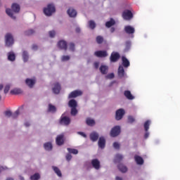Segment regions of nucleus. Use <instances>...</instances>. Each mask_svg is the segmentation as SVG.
<instances>
[{
	"label": "nucleus",
	"instance_id": "4468645a",
	"mask_svg": "<svg viewBox=\"0 0 180 180\" xmlns=\"http://www.w3.org/2000/svg\"><path fill=\"white\" fill-rule=\"evenodd\" d=\"M150 124V121H149V120L146 121L144 124V129H145V131H146L144 138L146 139H148V136H149V133L148 132V131L149 129Z\"/></svg>",
	"mask_w": 180,
	"mask_h": 180
},
{
	"label": "nucleus",
	"instance_id": "dca6fc26",
	"mask_svg": "<svg viewBox=\"0 0 180 180\" xmlns=\"http://www.w3.org/2000/svg\"><path fill=\"white\" fill-rule=\"evenodd\" d=\"M82 94V93L80 91H74L70 94L68 98H75L77 96H81Z\"/></svg>",
	"mask_w": 180,
	"mask_h": 180
},
{
	"label": "nucleus",
	"instance_id": "473e14b6",
	"mask_svg": "<svg viewBox=\"0 0 180 180\" xmlns=\"http://www.w3.org/2000/svg\"><path fill=\"white\" fill-rule=\"evenodd\" d=\"M10 94L12 95H18L22 94V90H20V89H15L11 90Z\"/></svg>",
	"mask_w": 180,
	"mask_h": 180
},
{
	"label": "nucleus",
	"instance_id": "4d7b16f0",
	"mask_svg": "<svg viewBox=\"0 0 180 180\" xmlns=\"http://www.w3.org/2000/svg\"><path fill=\"white\" fill-rule=\"evenodd\" d=\"M77 134L81 135L84 138H86V135L85 134H84L83 132H78Z\"/></svg>",
	"mask_w": 180,
	"mask_h": 180
},
{
	"label": "nucleus",
	"instance_id": "aec40b11",
	"mask_svg": "<svg viewBox=\"0 0 180 180\" xmlns=\"http://www.w3.org/2000/svg\"><path fill=\"white\" fill-rule=\"evenodd\" d=\"M122 65L125 68H127L128 67H129V65H130L129 60H128V59H127V58H125V56H122Z\"/></svg>",
	"mask_w": 180,
	"mask_h": 180
},
{
	"label": "nucleus",
	"instance_id": "0e129e2a",
	"mask_svg": "<svg viewBox=\"0 0 180 180\" xmlns=\"http://www.w3.org/2000/svg\"><path fill=\"white\" fill-rule=\"evenodd\" d=\"M116 180H122V179L121 177L117 176Z\"/></svg>",
	"mask_w": 180,
	"mask_h": 180
},
{
	"label": "nucleus",
	"instance_id": "6e6552de",
	"mask_svg": "<svg viewBox=\"0 0 180 180\" xmlns=\"http://www.w3.org/2000/svg\"><path fill=\"white\" fill-rule=\"evenodd\" d=\"M120 58V55L117 52H112L110 57L111 63H116Z\"/></svg>",
	"mask_w": 180,
	"mask_h": 180
},
{
	"label": "nucleus",
	"instance_id": "72a5a7b5",
	"mask_svg": "<svg viewBox=\"0 0 180 180\" xmlns=\"http://www.w3.org/2000/svg\"><path fill=\"white\" fill-rule=\"evenodd\" d=\"M22 58L24 62H27V60H29V53H27V51H23Z\"/></svg>",
	"mask_w": 180,
	"mask_h": 180
},
{
	"label": "nucleus",
	"instance_id": "09e8293b",
	"mask_svg": "<svg viewBox=\"0 0 180 180\" xmlns=\"http://www.w3.org/2000/svg\"><path fill=\"white\" fill-rule=\"evenodd\" d=\"M135 120L132 116H129L128 117V122L129 123H133L134 122Z\"/></svg>",
	"mask_w": 180,
	"mask_h": 180
},
{
	"label": "nucleus",
	"instance_id": "39448f33",
	"mask_svg": "<svg viewBox=\"0 0 180 180\" xmlns=\"http://www.w3.org/2000/svg\"><path fill=\"white\" fill-rule=\"evenodd\" d=\"M60 124L64 126H68L71 123V119L68 117H61L59 121Z\"/></svg>",
	"mask_w": 180,
	"mask_h": 180
},
{
	"label": "nucleus",
	"instance_id": "680f3d73",
	"mask_svg": "<svg viewBox=\"0 0 180 180\" xmlns=\"http://www.w3.org/2000/svg\"><path fill=\"white\" fill-rule=\"evenodd\" d=\"M4 84H0V91H2L4 89Z\"/></svg>",
	"mask_w": 180,
	"mask_h": 180
},
{
	"label": "nucleus",
	"instance_id": "2f4dec72",
	"mask_svg": "<svg viewBox=\"0 0 180 180\" xmlns=\"http://www.w3.org/2000/svg\"><path fill=\"white\" fill-rule=\"evenodd\" d=\"M119 170L122 172V173H125L127 172V167H125L124 165H123L122 164H120L118 166H117Z\"/></svg>",
	"mask_w": 180,
	"mask_h": 180
},
{
	"label": "nucleus",
	"instance_id": "69168bd1",
	"mask_svg": "<svg viewBox=\"0 0 180 180\" xmlns=\"http://www.w3.org/2000/svg\"><path fill=\"white\" fill-rule=\"evenodd\" d=\"M6 180H14L13 178H8Z\"/></svg>",
	"mask_w": 180,
	"mask_h": 180
},
{
	"label": "nucleus",
	"instance_id": "a211bd4d",
	"mask_svg": "<svg viewBox=\"0 0 180 180\" xmlns=\"http://www.w3.org/2000/svg\"><path fill=\"white\" fill-rule=\"evenodd\" d=\"M98 147L103 149L105 146V139L103 137H100L98 142Z\"/></svg>",
	"mask_w": 180,
	"mask_h": 180
},
{
	"label": "nucleus",
	"instance_id": "bb28decb",
	"mask_svg": "<svg viewBox=\"0 0 180 180\" xmlns=\"http://www.w3.org/2000/svg\"><path fill=\"white\" fill-rule=\"evenodd\" d=\"M134 159L137 165H143L144 162L143 158L139 155H135Z\"/></svg>",
	"mask_w": 180,
	"mask_h": 180
},
{
	"label": "nucleus",
	"instance_id": "052dcab7",
	"mask_svg": "<svg viewBox=\"0 0 180 180\" xmlns=\"http://www.w3.org/2000/svg\"><path fill=\"white\" fill-rule=\"evenodd\" d=\"M115 27H111V28H110V32H111V33H113V32H115Z\"/></svg>",
	"mask_w": 180,
	"mask_h": 180
},
{
	"label": "nucleus",
	"instance_id": "4c0bfd02",
	"mask_svg": "<svg viewBox=\"0 0 180 180\" xmlns=\"http://www.w3.org/2000/svg\"><path fill=\"white\" fill-rule=\"evenodd\" d=\"M96 41L98 44H101L103 42V38L101 35H98L96 37Z\"/></svg>",
	"mask_w": 180,
	"mask_h": 180
},
{
	"label": "nucleus",
	"instance_id": "864d4df0",
	"mask_svg": "<svg viewBox=\"0 0 180 180\" xmlns=\"http://www.w3.org/2000/svg\"><path fill=\"white\" fill-rule=\"evenodd\" d=\"M94 66L97 70L99 67V62H94Z\"/></svg>",
	"mask_w": 180,
	"mask_h": 180
},
{
	"label": "nucleus",
	"instance_id": "774afa93",
	"mask_svg": "<svg viewBox=\"0 0 180 180\" xmlns=\"http://www.w3.org/2000/svg\"><path fill=\"white\" fill-rule=\"evenodd\" d=\"M20 179L21 180H25V178L24 177H20Z\"/></svg>",
	"mask_w": 180,
	"mask_h": 180
},
{
	"label": "nucleus",
	"instance_id": "5fc2aeb1",
	"mask_svg": "<svg viewBox=\"0 0 180 180\" xmlns=\"http://www.w3.org/2000/svg\"><path fill=\"white\" fill-rule=\"evenodd\" d=\"M37 49H39V46H37V45L34 44V45H32V49L34 51H37Z\"/></svg>",
	"mask_w": 180,
	"mask_h": 180
},
{
	"label": "nucleus",
	"instance_id": "c85d7f7f",
	"mask_svg": "<svg viewBox=\"0 0 180 180\" xmlns=\"http://www.w3.org/2000/svg\"><path fill=\"white\" fill-rule=\"evenodd\" d=\"M16 58L15 55L13 53V52H9L8 55V60L10 61H15Z\"/></svg>",
	"mask_w": 180,
	"mask_h": 180
},
{
	"label": "nucleus",
	"instance_id": "b1692460",
	"mask_svg": "<svg viewBox=\"0 0 180 180\" xmlns=\"http://www.w3.org/2000/svg\"><path fill=\"white\" fill-rule=\"evenodd\" d=\"M90 139L93 142L96 141L98 139V134L96 132H93L90 134Z\"/></svg>",
	"mask_w": 180,
	"mask_h": 180
},
{
	"label": "nucleus",
	"instance_id": "4be33fe9",
	"mask_svg": "<svg viewBox=\"0 0 180 180\" xmlns=\"http://www.w3.org/2000/svg\"><path fill=\"white\" fill-rule=\"evenodd\" d=\"M124 76V69L123 66H119L118 68V77L122 78Z\"/></svg>",
	"mask_w": 180,
	"mask_h": 180
},
{
	"label": "nucleus",
	"instance_id": "e433bc0d",
	"mask_svg": "<svg viewBox=\"0 0 180 180\" xmlns=\"http://www.w3.org/2000/svg\"><path fill=\"white\" fill-rule=\"evenodd\" d=\"M89 27L90 29L94 30L96 27V23L94 20H91L89 21Z\"/></svg>",
	"mask_w": 180,
	"mask_h": 180
},
{
	"label": "nucleus",
	"instance_id": "bf43d9fd",
	"mask_svg": "<svg viewBox=\"0 0 180 180\" xmlns=\"http://www.w3.org/2000/svg\"><path fill=\"white\" fill-rule=\"evenodd\" d=\"M75 32L77 33H79L80 32V28L79 27H76Z\"/></svg>",
	"mask_w": 180,
	"mask_h": 180
},
{
	"label": "nucleus",
	"instance_id": "1a4fd4ad",
	"mask_svg": "<svg viewBox=\"0 0 180 180\" xmlns=\"http://www.w3.org/2000/svg\"><path fill=\"white\" fill-rule=\"evenodd\" d=\"M94 56L97 58H105L108 56L107 51H96Z\"/></svg>",
	"mask_w": 180,
	"mask_h": 180
},
{
	"label": "nucleus",
	"instance_id": "f03ea898",
	"mask_svg": "<svg viewBox=\"0 0 180 180\" xmlns=\"http://www.w3.org/2000/svg\"><path fill=\"white\" fill-rule=\"evenodd\" d=\"M55 12L56 6L53 4H48L47 7L44 8V13L46 16H51Z\"/></svg>",
	"mask_w": 180,
	"mask_h": 180
},
{
	"label": "nucleus",
	"instance_id": "de8ad7c7",
	"mask_svg": "<svg viewBox=\"0 0 180 180\" xmlns=\"http://www.w3.org/2000/svg\"><path fill=\"white\" fill-rule=\"evenodd\" d=\"M69 49L70 51H75V44H73V42H70V45H69Z\"/></svg>",
	"mask_w": 180,
	"mask_h": 180
},
{
	"label": "nucleus",
	"instance_id": "58836bf2",
	"mask_svg": "<svg viewBox=\"0 0 180 180\" xmlns=\"http://www.w3.org/2000/svg\"><path fill=\"white\" fill-rule=\"evenodd\" d=\"M31 180H39L40 179V174H34V175L30 176Z\"/></svg>",
	"mask_w": 180,
	"mask_h": 180
},
{
	"label": "nucleus",
	"instance_id": "ddd939ff",
	"mask_svg": "<svg viewBox=\"0 0 180 180\" xmlns=\"http://www.w3.org/2000/svg\"><path fill=\"white\" fill-rule=\"evenodd\" d=\"M124 31L127 34H133L135 32L134 27L131 25H126Z\"/></svg>",
	"mask_w": 180,
	"mask_h": 180
},
{
	"label": "nucleus",
	"instance_id": "a878e982",
	"mask_svg": "<svg viewBox=\"0 0 180 180\" xmlns=\"http://www.w3.org/2000/svg\"><path fill=\"white\" fill-rule=\"evenodd\" d=\"M56 112H57V108H56V106H54L51 104H49V105H48V112L55 113Z\"/></svg>",
	"mask_w": 180,
	"mask_h": 180
},
{
	"label": "nucleus",
	"instance_id": "3c124183",
	"mask_svg": "<svg viewBox=\"0 0 180 180\" xmlns=\"http://www.w3.org/2000/svg\"><path fill=\"white\" fill-rule=\"evenodd\" d=\"M50 37H54L56 36V31H49Z\"/></svg>",
	"mask_w": 180,
	"mask_h": 180
},
{
	"label": "nucleus",
	"instance_id": "7c9ffc66",
	"mask_svg": "<svg viewBox=\"0 0 180 180\" xmlns=\"http://www.w3.org/2000/svg\"><path fill=\"white\" fill-rule=\"evenodd\" d=\"M124 95L129 100H133L134 98L129 91H125Z\"/></svg>",
	"mask_w": 180,
	"mask_h": 180
},
{
	"label": "nucleus",
	"instance_id": "f257e3e1",
	"mask_svg": "<svg viewBox=\"0 0 180 180\" xmlns=\"http://www.w3.org/2000/svg\"><path fill=\"white\" fill-rule=\"evenodd\" d=\"M18 13L19 11H20V6L17 3H13L11 6V8H6V14L11 17L13 20H16V16L13 15V13Z\"/></svg>",
	"mask_w": 180,
	"mask_h": 180
},
{
	"label": "nucleus",
	"instance_id": "49530a36",
	"mask_svg": "<svg viewBox=\"0 0 180 180\" xmlns=\"http://www.w3.org/2000/svg\"><path fill=\"white\" fill-rule=\"evenodd\" d=\"M4 114H5V115L7 116L8 117H12V115H13L12 112L10 111V110L6 111V112H4Z\"/></svg>",
	"mask_w": 180,
	"mask_h": 180
},
{
	"label": "nucleus",
	"instance_id": "20e7f679",
	"mask_svg": "<svg viewBox=\"0 0 180 180\" xmlns=\"http://www.w3.org/2000/svg\"><path fill=\"white\" fill-rule=\"evenodd\" d=\"M122 18L125 20H130L133 18V13L130 10H124L122 13Z\"/></svg>",
	"mask_w": 180,
	"mask_h": 180
},
{
	"label": "nucleus",
	"instance_id": "f3484780",
	"mask_svg": "<svg viewBox=\"0 0 180 180\" xmlns=\"http://www.w3.org/2000/svg\"><path fill=\"white\" fill-rule=\"evenodd\" d=\"M91 165L96 170L99 169L101 167L100 162L97 159L92 160Z\"/></svg>",
	"mask_w": 180,
	"mask_h": 180
},
{
	"label": "nucleus",
	"instance_id": "9b49d317",
	"mask_svg": "<svg viewBox=\"0 0 180 180\" xmlns=\"http://www.w3.org/2000/svg\"><path fill=\"white\" fill-rule=\"evenodd\" d=\"M52 91L55 94H60V91H61V84H60L58 82L54 83V86Z\"/></svg>",
	"mask_w": 180,
	"mask_h": 180
},
{
	"label": "nucleus",
	"instance_id": "c756f323",
	"mask_svg": "<svg viewBox=\"0 0 180 180\" xmlns=\"http://www.w3.org/2000/svg\"><path fill=\"white\" fill-rule=\"evenodd\" d=\"M86 123L89 127H93L96 124L95 121L89 117L86 118Z\"/></svg>",
	"mask_w": 180,
	"mask_h": 180
},
{
	"label": "nucleus",
	"instance_id": "8fccbe9b",
	"mask_svg": "<svg viewBox=\"0 0 180 180\" xmlns=\"http://www.w3.org/2000/svg\"><path fill=\"white\" fill-rule=\"evenodd\" d=\"M72 159V155L71 154L66 155V160L70 162Z\"/></svg>",
	"mask_w": 180,
	"mask_h": 180
},
{
	"label": "nucleus",
	"instance_id": "9d476101",
	"mask_svg": "<svg viewBox=\"0 0 180 180\" xmlns=\"http://www.w3.org/2000/svg\"><path fill=\"white\" fill-rule=\"evenodd\" d=\"M125 112L123 109H119L116 111V114H115V119L116 120L119 121L120 120L124 115Z\"/></svg>",
	"mask_w": 180,
	"mask_h": 180
},
{
	"label": "nucleus",
	"instance_id": "412c9836",
	"mask_svg": "<svg viewBox=\"0 0 180 180\" xmlns=\"http://www.w3.org/2000/svg\"><path fill=\"white\" fill-rule=\"evenodd\" d=\"M99 70L102 75H106L108 70V67L105 65H101Z\"/></svg>",
	"mask_w": 180,
	"mask_h": 180
},
{
	"label": "nucleus",
	"instance_id": "a19ab883",
	"mask_svg": "<svg viewBox=\"0 0 180 180\" xmlns=\"http://www.w3.org/2000/svg\"><path fill=\"white\" fill-rule=\"evenodd\" d=\"M10 89H11V84H6L4 90V94H7L9 92Z\"/></svg>",
	"mask_w": 180,
	"mask_h": 180
},
{
	"label": "nucleus",
	"instance_id": "338daca9",
	"mask_svg": "<svg viewBox=\"0 0 180 180\" xmlns=\"http://www.w3.org/2000/svg\"><path fill=\"white\" fill-rule=\"evenodd\" d=\"M127 45L129 46L130 44V42H126Z\"/></svg>",
	"mask_w": 180,
	"mask_h": 180
},
{
	"label": "nucleus",
	"instance_id": "f8f14e48",
	"mask_svg": "<svg viewBox=\"0 0 180 180\" xmlns=\"http://www.w3.org/2000/svg\"><path fill=\"white\" fill-rule=\"evenodd\" d=\"M58 47L64 51H67V49H68V46H67V42L63 40L58 42Z\"/></svg>",
	"mask_w": 180,
	"mask_h": 180
},
{
	"label": "nucleus",
	"instance_id": "2eb2a0df",
	"mask_svg": "<svg viewBox=\"0 0 180 180\" xmlns=\"http://www.w3.org/2000/svg\"><path fill=\"white\" fill-rule=\"evenodd\" d=\"M25 84L30 88H33V86L36 84L34 79H26Z\"/></svg>",
	"mask_w": 180,
	"mask_h": 180
},
{
	"label": "nucleus",
	"instance_id": "603ef678",
	"mask_svg": "<svg viewBox=\"0 0 180 180\" xmlns=\"http://www.w3.org/2000/svg\"><path fill=\"white\" fill-rule=\"evenodd\" d=\"M113 147L115 148V149H120V144L118 143H117V142H115L114 143H113Z\"/></svg>",
	"mask_w": 180,
	"mask_h": 180
},
{
	"label": "nucleus",
	"instance_id": "6e6d98bb",
	"mask_svg": "<svg viewBox=\"0 0 180 180\" xmlns=\"http://www.w3.org/2000/svg\"><path fill=\"white\" fill-rule=\"evenodd\" d=\"M109 79H113L115 77L114 73H110L109 75H108L107 76Z\"/></svg>",
	"mask_w": 180,
	"mask_h": 180
},
{
	"label": "nucleus",
	"instance_id": "79ce46f5",
	"mask_svg": "<svg viewBox=\"0 0 180 180\" xmlns=\"http://www.w3.org/2000/svg\"><path fill=\"white\" fill-rule=\"evenodd\" d=\"M68 151L70 153H72V154H74V155H77L78 153V150H77L70 148H68Z\"/></svg>",
	"mask_w": 180,
	"mask_h": 180
},
{
	"label": "nucleus",
	"instance_id": "c9c22d12",
	"mask_svg": "<svg viewBox=\"0 0 180 180\" xmlns=\"http://www.w3.org/2000/svg\"><path fill=\"white\" fill-rule=\"evenodd\" d=\"M53 171L55 172V173L60 177H61L63 176V174H61V171L60 170V169H58V167H52Z\"/></svg>",
	"mask_w": 180,
	"mask_h": 180
},
{
	"label": "nucleus",
	"instance_id": "37998d69",
	"mask_svg": "<svg viewBox=\"0 0 180 180\" xmlns=\"http://www.w3.org/2000/svg\"><path fill=\"white\" fill-rule=\"evenodd\" d=\"M20 112H19V110H17L15 112H14V114H13L12 115H11V117H12V118L13 119H16V118H18V117L19 116V114H20Z\"/></svg>",
	"mask_w": 180,
	"mask_h": 180
},
{
	"label": "nucleus",
	"instance_id": "c03bdc74",
	"mask_svg": "<svg viewBox=\"0 0 180 180\" xmlns=\"http://www.w3.org/2000/svg\"><path fill=\"white\" fill-rule=\"evenodd\" d=\"M77 108H71V115L75 116L77 114V110L76 109Z\"/></svg>",
	"mask_w": 180,
	"mask_h": 180
},
{
	"label": "nucleus",
	"instance_id": "13d9d810",
	"mask_svg": "<svg viewBox=\"0 0 180 180\" xmlns=\"http://www.w3.org/2000/svg\"><path fill=\"white\" fill-rule=\"evenodd\" d=\"M7 169V167H0V172Z\"/></svg>",
	"mask_w": 180,
	"mask_h": 180
},
{
	"label": "nucleus",
	"instance_id": "393cba45",
	"mask_svg": "<svg viewBox=\"0 0 180 180\" xmlns=\"http://www.w3.org/2000/svg\"><path fill=\"white\" fill-rule=\"evenodd\" d=\"M68 106L71 108H75L77 106V103L75 100L72 99L68 102Z\"/></svg>",
	"mask_w": 180,
	"mask_h": 180
},
{
	"label": "nucleus",
	"instance_id": "6ab92c4d",
	"mask_svg": "<svg viewBox=\"0 0 180 180\" xmlns=\"http://www.w3.org/2000/svg\"><path fill=\"white\" fill-rule=\"evenodd\" d=\"M68 14L70 18H75L77 15V11L73 8H69L68 10Z\"/></svg>",
	"mask_w": 180,
	"mask_h": 180
},
{
	"label": "nucleus",
	"instance_id": "a18cd8bd",
	"mask_svg": "<svg viewBox=\"0 0 180 180\" xmlns=\"http://www.w3.org/2000/svg\"><path fill=\"white\" fill-rule=\"evenodd\" d=\"M70 56H68V55L63 56L61 58V60L63 62L68 61V60H70Z\"/></svg>",
	"mask_w": 180,
	"mask_h": 180
},
{
	"label": "nucleus",
	"instance_id": "e2e57ef3",
	"mask_svg": "<svg viewBox=\"0 0 180 180\" xmlns=\"http://www.w3.org/2000/svg\"><path fill=\"white\" fill-rule=\"evenodd\" d=\"M25 126L27 127L30 126V123L26 122V123L25 124Z\"/></svg>",
	"mask_w": 180,
	"mask_h": 180
},
{
	"label": "nucleus",
	"instance_id": "f704fd0d",
	"mask_svg": "<svg viewBox=\"0 0 180 180\" xmlns=\"http://www.w3.org/2000/svg\"><path fill=\"white\" fill-rule=\"evenodd\" d=\"M122 159H123V156L122 155L117 154L115 158L114 162L115 163L120 162V161L122 160Z\"/></svg>",
	"mask_w": 180,
	"mask_h": 180
},
{
	"label": "nucleus",
	"instance_id": "423d86ee",
	"mask_svg": "<svg viewBox=\"0 0 180 180\" xmlns=\"http://www.w3.org/2000/svg\"><path fill=\"white\" fill-rule=\"evenodd\" d=\"M65 141V139H64V134L58 135L56 139V144L59 146H63Z\"/></svg>",
	"mask_w": 180,
	"mask_h": 180
},
{
	"label": "nucleus",
	"instance_id": "7ed1b4c3",
	"mask_svg": "<svg viewBox=\"0 0 180 180\" xmlns=\"http://www.w3.org/2000/svg\"><path fill=\"white\" fill-rule=\"evenodd\" d=\"M6 39V46L7 47H11L14 44V38L12 34H7L5 37Z\"/></svg>",
	"mask_w": 180,
	"mask_h": 180
},
{
	"label": "nucleus",
	"instance_id": "cd10ccee",
	"mask_svg": "<svg viewBox=\"0 0 180 180\" xmlns=\"http://www.w3.org/2000/svg\"><path fill=\"white\" fill-rule=\"evenodd\" d=\"M115 21L113 20V18H110V20L107 21L105 22V27L109 28L115 25Z\"/></svg>",
	"mask_w": 180,
	"mask_h": 180
},
{
	"label": "nucleus",
	"instance_id": "5701e85b",
	"mask_svg": "<svg viewBox=\"0 0 180 180\" xmlns=\"http://www.w3.org/2000/svg\"><path fill=\"white\" fill-rule=\"evenodd\" d=\"M44 148L46 150L51 151L53 150V144L51 142H48L44 144Z\"/></svg>",
	"mask_w": 180,
	"mask_h": 180
},
{
	"label": "nucleus",
	"instance_id": "ea45409f",
	"mask_svg": "<svg viewBox=\"0 0 180 180\" xmlns=\"http://www.w3.org/2000/svg\"><path fill=\"white\" fill-rule=\"evenodd\" d=\"M34 34V30H28L27 31L25 32V36H32Z\"/></svg>",
	"mask_w": 180,
	"mask_h": 180
},
{
	"label": "nucleus",
	"instance_id": "0eeeda50",
	"mask_svg": "<svg viewBox=\"0 0 180 180\" xmlns=\"http://www.w3.org/2000/svg\"><path fill=\"white\" fill-rule=\"evenodd\" d=\"M120 134V127L119 126H116L112 129L110 131V136L112 137H116Z\"/></svg>",
	"mask_w": 180,
	"mask_h": 180
}]
</instances>
